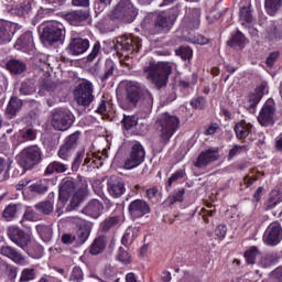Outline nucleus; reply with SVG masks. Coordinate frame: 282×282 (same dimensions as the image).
I'll list each match as a JSON object with an SVG mask.
<instances>
[{
  "mask_svg": "<svg viewBox=\"0 0 282 282\" xmlns=\"http://www.w3.org/2000/svg\"><path fill=\"white\" fill-rule=\"evenodd\" d=\"M36 279V273L34 272V269H23L21 276H20V282H29V281H34Z\"/></svg>",
  "mask_w": 282,
  "mask_h": 282,
  "instance_id": "53",
  "label": "nucleus"
},
{
  "mask_svg": "<svg viewBox=\"0 0 282 282\" xmlns=\"http://www.w3.org/2000/svg\"><path fill=\"white\" fill-rule=\"evenodd\" d=\"M126 91V100L132 107H144L145 109L153 107V95L144 88V85L138 82H128Z\"/></svg>",
  "mask_w": 282,
  "mask_h": 282,
  "instance_id": "2",
  "label": "nucleus"
},
{
  "mask_svg": "<svg viewBox=\"0 0 282 282\" xmlns=\"http://www.w3.org/2000/svg\"><path fill=\"white\" fill-rule=\"evenodd\" d=\"M65 19L70 25H79L82 21L89 19V12L83 10L72 11L65 14Z\"/></svg>",
  "mask_w": 282,
  "mask_h": 282,
  "instance_id": "29",
  "label": "nucleus"
},
{
  "mask_svg": "<svg viewBox=\"0 0 282 282\" xmlns=\"http://www.w3.org/2000/svg\"><path fill=\"white\" fill-rule=\"evenodd\" d=\"M105 248H107V237L99 236L90 245L89 252L93 256L101 254V252H105Z\"/></svg>",
  "mask_w": 282,
  "mask_h": 282,
  "instance_id": "32",
  "label": "nucleus"
},
{
  "mask_svg": "<svg viewBox=\"0 0 282 282\" xmlns=\"http://www.w3.org/2000/svg\"><path fill=\"white\" fill-rule=\"evenodd\" d=\"M118 261L124 265H129V263H131V254H129V252H127L122 247H120L118 251Z\"/></svg>",
  "mask_w": 282,
  "mask_h": 282,
  "instance_id": "56",
  "label": "nucleus"
},
{
  "mask_svg": "<svg viewBox=\"0 0 282 282\" xmlns=\"http://www.w3.org/2000/svg\"><path fill=\"white\" fill-rule=\"evenodd\" d=\"M23 107V101L17 97H11L9 100V104L7 106L6 116L9 119L14 118L19 111H21V108Z\"/></svg>",
  "mask_w": 282,
  "mask_h": 282,
  "instance_id": "30",
  "label": "nucleus"
},
{
  "mask_svg": "<svg viewBox=\"0 0 282 282\" xmlns=\"http://www.w3.org/2000/svg\"><path fill=\"white\" fill-rule=\"evenodd\" d=\"M84 279H85V275L83 274V269H80L79 267L73 268L69 276V281L83 282Z\"/></svg>",
  "mask_w": 282,
  "mask_h": 282,
  "instance_id": "55",
  "label": "nucleus"
},
{
  "mask_svg": "<svg viewBox=\"0 0 282 282\" xmlns=\"http://www.w3.org/2000/svg\"><path fill=\"white\" fill-rule=\"evenodd\" d=\"M7 235L9 239H11V241L22 250H26L30 241H32V238H30L28 232L19 227H9Z\"/></svg>",
  "mask_w": 282,
  "mask_h": 282,
  "instance_id": "15",
  "label": "nucleus"
},
{
  "mask_svg": "<svg viewBox=\"0 0 282 282\" xmlns=\"http://www.w3.org/2000/svg\"><path fill=\"white\" fill-rule=\"evenodd\" d=\"M94 279H97L100 282H118L120 281V278H118V270L113 267H106L101 273L100 276L93 275Z\"/></svg>",
  "mask_w": 282,
  "mask_h": 282,
  "instance_id": "28",
  "label": "nucleus"
},
{
  "mask_svg": "<svg viewBox=\"0 0 282 282\" xmlns=\"http://www.w3.org/2000/svg\"><path fill=\"white\" fill-rule=\"evenodd\" d=\"M91 235V225L85 220L77 221V230L75 236L76 243L83 245Z\"/></svg>",
  "mask_w": 282,
  "mask_h": 282,
  "instance_id": "22",
  "label": "nucleus"
},
{
  "mask_svg": "<svg viewBox=\"0 0 282 282\" xmlns=\"http://www.w3.org/2000/svg\"><path fill=\"white\" fill-rule=\"evenodd\" d=\"M87 195V183H82L75 194L72 195V199L69 202V210H74V208H78L85 196Z\"/></svg>",
  "mask_w": 282,
  "mask_h": 282,
  "instance_id": "27",
  "label": "nucleus"
},
{
  "mask_svg": "<svg viewBox=\"0 0 282 282\" xmlns=\"http://www.w3.org/2000/svg\"><path fill=\"white\" fill-rule=\"evenodd\" d=\"M261 98L263 97L257 91L249 96L250 105L248 107V110L250 111V113H254V111H257V106L259 105V102H261Z\"/></svg>",
  "mask_w": 282,
  "mask_h": 282,
  "instance_id": "49",
  "label": "nucleus"
},
{
  "mask_svg": "<svg viewBox=\"0 0 282 282\" xmlns=\"http://www.w3.org/2000/svg\"><path fill=\"white\" fill-rule=\"evenodd\" d=\"M109 17L112 21L133 23L138 17V8L131 3V0H120Z\"/></svg>",
  "mask_w": 282,
  "mask_h": 282,
  "instance_id": "5",
  "label": "nucleus"
},
{
  "mask_svg": "<svg viewBox=\"0 0 282 282\" xmlns=\"http://www.w3.org/2000/svg\"><path fill=\"white\" fill-rule=\"evenodd\" d=\"M79 139H80V131H76L66 138L64 145L68 147L70 150L74 151V149L78 147Z\"/></svg>",
  "mask_w": 282,
  "mask_h": 282,
  "instance_id": "47",
  "label": "nucleus"
},
{
  "mask_svg": "<svg viewBox=\"0 0 282 282\" xmlns=\"http://www.w3.org/2000/svg\"><path fill=\"white\" fill-rule=\"evenodd\" d=\"M42 37L45 43H48V45L63 43V41H65V26L59 22L48 23L43 29Z\"/></svg>",
  "mask_w": 282,
  "mask_h": 282,
  "instance_id": "7",
  "label": "nucleus"
},
{
  "mask_svg": "<svg viewBox=\"0 0 282 282\" xmlns=\"http://www.w3.org/2000/svg\"><path fill=\"white\" fill-rule=\"evenodd\" d=\"M73 96L79 107H89L96 98L94 96V84L85 79L75 87Z\"/></svg>",
  "mask_w": 282,
  "mask_h": 282,
  "instance_id": "6",
  "label": "nucleus"
},
{
  "mask_svg": "<svg viewBox=\"0 0 282 282\" xmlns=\"http://www.w3.org/2000/svg\"><path fill=\"white\" fill-rule=\"evenodd\" d=\"M83 184H87V182H76L74 178L65 177L59 183V189H58V197L59 202H67L69 197H72L73 194L78 191L79 186H83Z\"/></svg>",
  "mask_w": 282,
  "mask_h": 282,
  "instance_id": "11",
  "label": "nucleus"
},
{
  "mask_svg": "<svg viewBox=\"0 0 282 282\" xmlns=\"http://www.w3.org/2000/svg\"><path fill=\"white\" fill-rule=\"evenodd\" d=\"M48 186L45 183H34L29 186L31 193H36L37 195H45L48 191Z\"/></svg>",
  "mask_w": 282,
  "mask_h": 282,
  "instance_id": "50",
  "label": "nucleus"
},
{
  "mask_svg": "<svg viewBox=\"0 0 282 282\" xmlns=\"http://www.w3.org/2000/svg\"><path fill=\"white\" fill-rule=\"evenodd\" d=\"M228 45H230V47H239L240 50H243V47H246V36L241 31H238L230 41H228Z\"/></svg>",
  "mask_w": 282,
  "mask_h": 282,
  "instance_id": "40",
  "label": "nucleus"
},
{
  "mask_svg": "<svg viewBox=\"0 0 282 282\" xmlns=\"http://www.w3.org/2000/svg\"><path fill=\"white\" fill-rule=\"evenodd\" d=\"M172 72L173 67L169 62L155 63L151 61L143 67V74L147 80H149L151 85H154L156 89H162L169 85V76H171Z\"/></svg>",
  "mask_w": 282,
  "mask_h": 282,
  "instance_id": "1",
  "label": "nucleus"
},
{
  "mask_svg": "<svg viewBox=\"0 0 282 282\" xmlns=\"http://www.w3.org/2000/svg\"><path fill=\"white\" fill-rule=\"evenodd\" d=\"M102 210H105V206L98 199H91L84 208L85 215L93 219H98L102 215Z\"/></svg>",
  "mask_w": 282,
  "mask_h": 282,
  "instance_id": "25",
  "label": "nucleus"
},
{
  "mask_svg": "<svg viewBox=\"0 0 282 282\" xmlns=\"http://www.w3.org/2000/svg\"><path fill=\"white\" fill-rule=\"evenodd\" d=\"M85 158V149L77 151L75 159L72 163V171H78L80 164H83V159Z\"/></svg>",
  "mask_w": 282,
  "mask_h": 282,
  "instance_id": "52",
  "label": "nucleus"
},
{
  "mask_svg": "<svg viewBox=\"0 0 282 282\" xmlns=\"http://www.w3.org/2000/svg\"><path fill=\"white\" fill-rule=\"evenodd\" d=\"M252 129V124L246 122V121H240L239 123H236L234 130L236 133V138L238 140H246L248 135H250V130Z\"/></svg>",
  "mask_w": 282,
  "mask_h": 282,
  "instance_id": "34",
  "label": "nucleus"
},
{
  "mask_svg": "<svg viewBox=\"0 0 282 282\" xmlns=\"http://www.w3.org/2000/svg\"><path fill=\"white\" fill-rule=\"evenodd\" d=\"M217 160H219L217 151L209 149L198 155L194 166H196V169H206L210 162H217Z\"/></svg>",
  "mask_w": 282,
  "mask_h": 282,
  "instance_id": "21",
  "label": "nucleus"
},
{
  "mask_svg": "<svg viewBox=\"0 0 282 282\" xmlns=\"http://www.w3.org/2000/svg\"><path fill=\"white\" fill-rule=\"evenodd\" d=\"M140 47H142V40L135 36H119L115 44L117 52H139Z\"/></svg>",
  "mask_w": 282,
  "mask_h": 282,
  "instance_id": "12",
  "label": "nucleus"
},
{
  "mask_svg": "<svg viewBox=\"0 0 282 282\" xmlns=\"http://www.w3.org/2000/svg\"><path fill=\"white\" fill-rule=\"evenodd\" d=\"M178 127L180 118L169 112L161 115L158 127L161 143L160 151L166 147L167 142H171V138H173V134L177 131Z\"/></svg>",
  "mask_w": 282,
  "mask_h": 282,
  "instance_id": "3",
  "label": "nucleus"
},
{
  "mask_svg": "<svg viewBox=\"0 0 282 282\" xmlns=\"http://www.w3.org/2000/svg\"><path fill=\"white\" fill-rule=\"evenodd\" d=\"M159 196L160 189H158V187L147 189V197L152 204H158L160 202V199H158Z\"/></svg>",
  "mask_w": 282,
  "mask_h": 282,
  "instance_id": "57",
  "label": "nucleus"
},
{
  "mask_svg": "<svg viewBox=\"0 0 282 282\" xmlns=\"http://www.w3.org/2000/svg\"><path fill=\"white\" fill-rule=\"evenodd\" d=\"M259 254V249L257 247H251L245 252V259L247 263L254 264V261H257Z\"/></svg>",
  "mask_w": 282,
  "mask_h": 282,
  "instance_id": "48",
  "label": "nucleus"
},
{
  "mask_svg": "<svg viewBox=\"0 0 282 282\" xmlns=\"http://www.w3.org/2000/svg\"><path fill=\"white\" fill-rule=\"evenodd\" d=\"M267 32L271 41H282V22H271L267 28Z\"/></svg>",
  "mask_w": 282,
  "mask_h": 282,
  "instance_id": "33",
  "label": "nucleus"
},
{
  "mask_svg": "<svg viewBox=\"0 0 282 282\" xmlns=\"http://www.w3.org/2000/svg\"><path fill=\"white\" fill-rule=\"evenodd\" d=\"M32 140H36V129L24 128L20 131L19 142L23 143Z\"/></svg>",
  "mask_w": 282,
  "mask_h": 282,
  "instance_id": "42",
  "label": "nucleus"
},
{
  "mask_svg": "<svg viewBox=\"0 0 282 282\" xmlns=\"http://www.w3.org/2000/svg\"><path fill=\"white\" fill-rule=\"evenodd\" d=\"M281 200H282L281 191L273 189L270 193L269 198L264 203V206H265L267 210H272V208H274L278 204H281Z\"/></svg>",
  "mask_w": 282,
  "mask_h": 282,
  "instance_id": "36",
  "label": "nucleus"
},
{
  "mask_svg": "<svg viewBox=\"0 0 282 282\" xmlns=\"http://www.w3.org/2000/svg\"><path fill=\"white\" fill-rule=\"evenodd\" d=\"M74 124V116L69 110L56 109L52 117V127L57 131H67Z\"/></svg>",
  "mask_w": 282,
  "mask_h": 282,
  "instance_id": "10",
  "label": "nucleus"
},
{
  "mask_svg": "<svg viewBox=\"0 0 282 282\" xmlns=\"http://www.w3.org/2000/svg\"><path fill=\"white\" fill-rule=\"evenodd\" d=\"M37 235L41 237L42 241H52V236L54 235V230L50 225H37L36 227Z\"/></svg>",
  "mask_w": 282,
  "mask_h": 282,
  "instance_id": "38",
  "label": "nucleus"
},
{
  "mask_svg": "<svg viewBox=\"0 0 282 282\" xmlns=\"http://www.w3.org/2000/svg\"><path fill=\"white\" fill-rule=\"evenodd\" d=\"M252 4L250 0H241L240 2V12H239V21L241 25L248 26L254 22V17L252 15Z\"/></svg>",
  "mask_w": 282,
  "mask_h": 282,
  "instance_id": "19",
  "label": "nucleus"
},
{
  "mask_svg": "<svg viewBox=\"0 0 282 282\" xmlns=\"http://www.w3.org/2000/svg\"><path fill=\"white\" fill-rule=\"evenodd\" d=\"M147 158V151L142 143L135 141L131 149L128 159L124 161V169L131 171V169H138L144 159Z\"/></svg>",
  "mask_w": 282,
  "mask_h": 282,
  "instance_id": "8",
  "label": "nucleus"
},
{
  "mask_svg": "<svg viewBox=\"0 0 282 282\" xmlns=\"http://www.w3.org/2000/svg\"><path fill=\"white\" fill-rule=\"evenodd\" d=\"M14 14L17 17H30L32 14V3L31 2H22L14 9Z\"/></svg>",
  "mask_w": 282,
  "mask_h": 282,
  "instance_id": "41",
  "label": "nucleus"
},
{
  "mask_svg": "<svg viewBox=\"0 0 282 282\" xmlns=\"http://www.w3.org/2000/svg\"><path fill=\"white\" fill-rule=\"evenodd\" d=\"M191 106L194 107V109H204V107H206V99H204V97L192 99Z\"/></svg>",
  "mask_w": 282,
  "mask_h": 282,
  "instance_id": "61",
  "label": "nucleus"
},
{
  "mask_svg": "<svg viewBox=\"0 0 282 282\" xmlns=\"http://www.w3.org/2000/svg\"><path fill=\"white\" fill-rule=\"evenodd\" d=\"M262 240L265 243V246H271L272 248L274 246H279V243H281L282 240L281 223H271L265 229Z\"/></svg>",
  "mask_w": 282,
  "mask_h": 282,
  "instance_id": "14",
  "label": "nucleus"
},
{
  "mask_svg": "<svg viewBox=\"0 0 282 282\" xmlns=\"http://www.w3.org/2000/svg\"><path fill=\"white\" fill-rule=\"evenodd\" d=\"M185 193H186L185 188H178L173 194H171L167 197V202H169L170 206H173V204H176V202H180V203L184 202Z\"/></svg>",
  "mask_w": 282,
  "mask_h": 282,
  "instance_id": "45",
  "label": "nucleus"
},
{
  "mask_svg": "<svg viewBox=\"0 0 282 282\" xmlns=\"http://www.w3.org/2000/svg\"><path fill=\"white\" fill-rule=\"evenodd\" d=\"M68 54L73 56H79V54H85L89 50V40L82 37H72L67 46Z\"/></svg>",
  "mask_w": 282,
  "mask_h": 282,
  "instance_id": "18",
  "label": "nucleus"
},
{
  "mask_svg": "<svg viewBox=\"0 0 282 282\" xmlns=\"http://www.w3.org/2000/svg\"><path fill=\"white\" fill-rule=\"evenodd\" d=\"M199 17H202L199 9H189L183 19V24L189 30H197L199 28Z\"/></svg>",
  "mask_w": 282,
  "mask_h": 282,
  "instance_id": "23",
  "label": "nucleus"
},
{
  "mask_svg": "<svg viewBox=\"0 0 282 282\" xmlns=\"http://www.w3.org/2000/svg\"><path fill=\"white\" fill-rule=\"evenodd\" d=\"M173 25H175V14L171 11H163L154 21L153 34H169L173 30Z\"/></svg>",
  "mask_w": 282,
  "mask_h": 282,
  "instance_id": "9",
  "label": "nucleus"
},
{
  "mask_svg": "<svg viewBox=\"0 0 282 282\" xmlns=\"http://www.w3.org/2000/svg\"><path fill=\"white\" fill-rule=\"evenodd\" d=\"M107 191L111 197H122L124 192V181L120 178V176L112 175L107 180Z\"/></svg>",
  "mask_w": 282,
  "mask_h": 282,
  "instance_id": "17",
  "label": "nucleus"
},
{
  "mask_svg": "<svg viewBox=\"0 0 282 282\" xmlns=\"http://www.w3.org/2000/svg\"><path fill=\"white\" fill-rule=\"evenodd\" d=\"M271 279L273 282H282V267H278L271 272Z\"/></svg>",
  "mask_w": 282,
  "mask_h": 282,
  "instance_id": "63",
  "label": "nucleus"
},
{
  "mask_svg": "<svg viewBox=\"0 0 282 282\" xmlns=\"http://www.w3.org/2000/svg\"><path fill=\"white\" fill-rule=\"evenodd\" d=\"M122 124L124 129L129 131V129H133L138 124V117L135 116H124L122 119Z\"/></svg>",
  "mask_w": 282,
  "mask_h": 282,
  "instance_id": "54",
  "label": "nucleus"
},
{
  "mask_svg": "<svg viewBox=\"0 0 282 282\" xmlns=\"http://www.w3.org/2000/svg\"><path fill=\"white\" fill-rule=\"evenodd\" d=\"M43 160V151L39 145H30L24 148L17 156L18 164L24 171H32L34 166H39Z\"/></svg>",
  "mask_w": 282,
  "mask_h": 282,
  "instance_id": "4",
  "label": "nucleus"
},
{
  "mask_svg": "<svg viewBox=\"0 0 282 282\" xmlns=\"http://www.w3.org/2000/svg\"><path fill=\"white\" fill-rule=\"evenodd\" d=\"M62 243H65L66 246H72L74 241H76V237L72 234H64L62 235Z\"/></svg>",
  "mask_w": 282,
  "mask_h": 282,
  "instance_id": "64",
  "label": "nucleus"
},
{
  "mask_svg": "<svg viewBox=\"0 0 282 282\" xmlns=\"http://www.w3.org/2000/svg\"><path fill=\"white\" fill-rule=\"evenodd\" d=\"M116 72V63L111 59H106L104 74L100 75L101 83H107L108 78H113Z\"/></svg>",
  "mask_w": 282,
  "mask_h": 282,
  "instance_id": "39",
  "label": "nucleus"
},
{
  "mask_svg": "<svg viewBox=\"0 0 282 282\" xmlns=\"http://www.w3.org/2000/svg\"><path fill=\"white\" fill-rule=\"evenodd\" d=\"M128 213L132 219H140L151 213V206L144 199H134L129 204Z\"/></svg>",
  "mask_w": 282,
  "mask_h": 282,
  "instance_id": "16",
  "label": "nucleus"
},
{
  "mask_svg": "<svg viewBox=\"0 0 282 282\" xmlns=\"http://www.w3.org/2000/svg\"><path fill=\"white\" fill-rule=\"evenodd\" d=\"M68 165L58 161L51 162L44 171V175H54V173H65Z\"/></svg>",
  "mask_w": 282,
  "mask_h": 282,
  "instance_id": "35",
  "label": "nucleus"
},
{
  "mask_svg": "<svg viewBox=\"0 0 282 282\" xmlns=\"http://www.w3.org/2000/svg\"><path fill=\"white\" fill-rule=\"evenodd\" d=\"M275 116L276 107L274 106V101L268 100L259 112L258 122L261 127H274V122H276L274 119Z\"/></svg>",
  "mask_w": 282,
  "mask_h": 282,
  "instance_id": "13",
  "label": "nucleus"
},
{
  "mask_svg": "<svg viewBox=\"0 0 282 282\" xmlns=\"http://www.w3.org/2000/svg\"><path fill=\"white\" fill-rule=\"evenodd\" d=\"M17 212H18L17 205L14 204L8 205L2 212V219H4V221H12V219L17 217Z\"/></svg>",
  "mask_w": 282,
  "mask_h": 282,
  "instance_id": "44",
  "label": "nucleus"
},
{
  "mask_svg": "<svg viewBox=\"0 0 282 282\" xmlns=\"http://www.w3.org/2000/svg\"><path fill=\"white\" fill-rule=\"evenodd\" d=\"M282 8V0H264V10L269 17H275Z\"/></svg>",
  "mask_w": 282,
  "mask_h": 282,
  "instance_id": "37",
  "label": "nucleus"
},
{
  "mask_svg": "<svg viewBox=\"0 0 282 282\" xmlns=\"http://www.w3.org/2000/svg\"><path fill=\"white\" fill-rule=\"evenodd\" d=\"M177 56H181L183 61H191L193 57V50L189 46H181L176 50Z\"/></svg>",
  "mask_w": 282,
  "mask_h": 282,
  "instance_id": "51",
  "label": "nucleus"
},
{
  "mask_svg": "<svg viewBox=\"0 0 282 282\" xmlns=\"http://www.w3.org/2000/svg\"><path fill=\"white\" fill-rule=\"evenodd\" d=\"M19 91L22 96H30L31 94H34V87L30 85V82H23Z\"/></svg>",
  "mask_w": 282,
  "mask_h": 282,
  "instance_id": "60",
  "label": "nucleus"
},
{
  "mask_svg": "<svg viewBox=\"0 0 282 282\" xmlns=\"http://www.w3.org/2000/svg\"><path fill=\"white\" fill-rule=\"evenodd\" d=\"M186 175V172L184 170H178L174 174H172V177L169 178L167 184L169 186H173V182H177V180H182Z\"/></svg>",
  "mask_w": 282,
  "mask_h": 282,
  "instance_id": "62",
  "label": "nucleus"
},
{
  "mask_svg": "<svg viewBox=\"0 0 282 282\" xmlns=\"http://www.w3.org/2000/svg\"><path fill=\"white\" fill-rule=\"evenodd\" d=\"M100 54V42H95L90 54L87 56V61L89 63H94L96 58H98V55Z\"/></svg>",
  "mask_w": 282,
  "mask_h": 282,
  "instance_id": "58",
  "label": "nucleus"
},
{
  "mask_svg": "<svg viewBox=\"0 0 282 282\" xmlns=\"http://www.w3.org/2000/svg\"><path fill=\"white\" fill-rule=\"evenodd\" d=\"M35 208L39 210V213H43V215H50V213L54 212V203L51 200L37 203Z\"/></svg>",
  "mask_w": 282,
  "mask_h": 282,
  "instance_id": "46",
  "label": "nucleus"
},
{
  "mask_svg": "<svg viewBox=\"0 0 282 282\" xmlns=\"http://www.w3.org/2000/svg\"><path fill=\"white\" fill-rule=\"evenodd\" d=\"M0 254L3 257H7L8 259H11L13 263H17V265H28V260L24 256H22L21 252H19L15 248L10 246H3L0 249Z\"/></svg>",
  "mask_w": 282,
  "mask_h": 282,
  "instance_id": "20",
  "label": "nucleus"
},
{
  "mask_svg": "<svg viewBox=\"0 0 282 282\" xmlns=\"http://www.w3.org/2000/svg\"><path fill=\"white\" fill-rule=\"evenodd\" d=\"M15 50H22V52H28L34 47V39L32 32L28 31L20 35L14 44Z\"/></svg>",
  "mask_w": 282,
  "mask_h": 282,
  "instance_id": "26",
  "label": "nucleus"
},
{
  "mask_svg": "<svg viewBox=\"0 0 282 282\" xmlns=\"http://www.w3.org/2000/svg\"><path fill=\"white\" fill-rule=\"evenodd\" d=\"M12 23L0 20V45H8L14 36V31H12Z\"/></svg>",
  "mask_w": 282,
  "mask_h": 282,
  "instance_id": "24",
  "label": "nucleus"
},
{
  "mask_svg": "<svg viewBox=\"0 0 282 282\" xmlns=\"http://www.w3.org/2000/svg\"><path fill=\"white\" fill-rule=\"evenodd\" d=\"M120 221V218L112 216V217H108L106 218L101 224H100V230L102 232H109V230H111V228L118 226Z\"/></svg>",
  "mask_w": 282,
  "mask_h": 282,
  "instance_id": "43",
  "label": "nucleus"
},
{
  "mask_svg": "<svg viewBox=\"0 0 282 282\" xmlns=\"http://www.w3.org/2000/svg\"><path fill=\"white\" fill-rule=\"evenodd\" d=\"M6 68L8 69V72H10V74L18 76L19 74H23V72L28 69V65L19 59H9L6 63Z\"/></svg>",
  "mask_w": 282,
  "mask_h": 282,
  "instance_id": "31",
  "label": "nucleus"
},
{
  "mask_svg": "<svg viewBox=\"0 0 282 282\" xmlns=\"http://www.w3.org/2000/svg\"><path fill=\"white\" fill-rule=\"evenodd\" d=\"M72 148H68L64 144L59 148L57 155L61 158V160H65L67 162V160H69L72 156Z\"/></svg>",
  "mask_w": 282,
  "mask_h": 282,
  "instance_id": "59",
  "label": "nucleus"
}]
</instances>
